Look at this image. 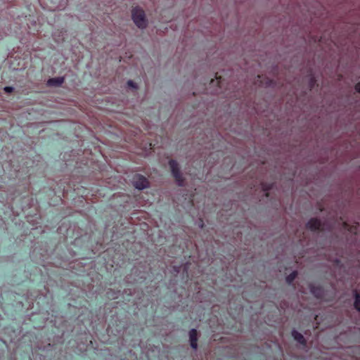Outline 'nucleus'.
<instances>
[{
	"instance_id": "obj_10",
	"label": "nucleus",
	"mask_w": 360,
	"mask_h": 360,
	"mask_svg": "<svg viewBox=\"0 0 360 360\" xmlns=\"http://www.w3.org/2000/svg\"><path fill=\"white\" fill-rule=\"evenodd\" d=\"M354 307L359 312H360V295L356 290L354 291Z\"/></svg>"
},
{
	"instance_id": "obj_14",
	"label": "nucleus",
	"mask_w": 360,
	"mask_h": 360,
	"mask_svg": "<svg viewBox=\"0 0 360 360\" xmlns=\"http://www.w3.org/2000/svg\"><path fill=\"white\" fill-rule=\"evenodd\" d=\"M127 85H128V86H129V87L136 88V84H135L132 80H129V81L127 82Z\"/></svg>"
},
{
	"instance_id": "obj_3",
	"label": "nucleus",
	"mask_w": 360,
	"mask_h": 360,
	"mask_svg": "<svg viewBox=\"0 0 360 360\" xmlns=\"http://www.w3.org/2000/svg\"><path fill=\"white\" fill-rule=\"evenodd\" d=\"M324 224L317 218H311L306 224V228L311 231H322L324 230Z\"/></svg>"
},
{
	"instance_id": "obj_12",
	"label": "nucleus",
	"mask_w": 360,
	"mask_h": 360,
	"mask_svg": "<svg viewBox=\"0 0 360 360\" xmlns=\"http://www.w3.org/2000/svg\"><path fill=\"white\" fill-rule=\"evenodd\" d=\"M261 184H262L263 191L265 192H268L272 187L271 184H264L262 182H261Z\"/></svg>"
},
{
	"instance_id": "obj_20",
	"label": "nucleus",
	"mask_w": 360,
	"mask_h": 360,
	"mask_svg": "<svg viewBox=\"0 0 360 360\" xmlns=\"http://www.w3.org/2000/svg\"><path fill=\"white\" fill-rule=\"evenodd\" d=\"M214 80L213 79H212L211 83H214Z\"/></svg>"
},
{
	"instance_id": "obj_1",
	"label": "nucleus",
	"mask_w": 360,
	"mask_h": 360,
	"mask_svg": "<svg viewBox=\"0 0 360 360\" xmlns=\"http://www.w3.org/2000/svg\"><path fill=\"white\" fill-rule=\"evenodd\" d=\"M134 22L139 28H145L147 26L145 12L142 8L135 7L131 11Z\"/></svg>"
},
{
	"instance_id": "obj_9",
	"label": "nucleus",
	"mask_w": 360,
	"mask_h": 360,
	"mask_svg": "<svg viewBox=\"0 0 360 360\" xmlns=\"http://www.w3.org/2000/svg\"><path fill=\"white\" fill-rule=\"evenodd\" d=\"M64 82L63 77L51 78L48 80V85L59 86Z\"/></svg>"
},
{
	"instance_id": "obj_11",
	"label": "nucleus",
	"mask_w": 360,
	"mask_h": 360,
	"mask_svg": "<svg viewBox=\"0 0 360 360\" xmlns=\"http://www.w3.org/2000/svg\"><path fill=\"white\" fill-rule=\"evenodd\" d=\"M297 276V272L296 271H292L290 274L285 278L286 283L290 285L296 278Z\"/></svg>"
},
{
	"instance_id": "obj_5",
	"label": "nucleus",
	"mask_w": 360,
	"mask_h": 360,
	"mask_svg": "<svg viewBox=\"0 0 360 360\" xmlns=\"http://www.w3.org/2000/svg\"><path fill=\"white\" fill-rule=\"evenodd\" d=\"M311 293L317 299L325 300V290L320 285H309Z\"/></svg>"
},
{
	"instance_id": "obj_4",
	"label": "nucleus",
	"mask_w": 360,
	"mask_h": 360,
	"mask_svg": "<svg viewBox=\"0 0 360 360\" xmlns=\"http://www.w3.org/2000/svg\"><path fill=\"white\" fill-rule=\"evenodd\" d=\"M133 184L136 188L142 190L148 186L149 182L144 176L136 174L133 178Z\"/></svg>"
},
{
	"instance_id": "obj_17",
	"label": "nucleus",
	"mask_w": 360,
	"mask_h": 360,
	"mask_svg": "<svg viewBox=\"0 0 360 360\" xmlns=\"http://www.w3.org/2000/svg\"><path fill=\"white\" fill-rule=\"evenodd\" d=\"M354 89L357 92L360 93V82L356 84Z\"/></svg>"
},
{
	"instance_id": "obj_2",
	"label": "nucleus",
	"mask_w": 360,
	"mask_h": 360,
	"mask_svg": "<svg viewBox=\"0 0 360 360\" xmlns=\"http://www.w3.org/2000/svg\"><path fill=\"white\" fill-rule=\"evenodd\" d=\"M169 165L171 169L172 175L179 186H184L185 179L180 171L179 163L174 160L169 161Z\"/></svg>"
},
{
	"instance_id": "obj_16",
	"label": "nucleus",
	"mask_w": 360,
	"mask_h": 360,
	"mask_svg": "<svg viewBox=\"0 0 360 360\" xmlns=\"http://www.w3.org/2000/svg\"><path fill=\"white\" fill-rule=\"evenodd\" d=\"M215 77H216V79H217V84L219 85V87H221V77H218V76H217V74H216Z\"/></svg>"
},
{
	"instance_id": "obj_13",
	"label": "nucleus",
	"mask_w": 360,
	"mask_h": 360,
	"mask_svg": "<svg viewBox=\"0 0 360 360\" xmlns=\"http://www.w3.org/2000/svg\"><path fill=\"white\" fill-rule=\"evenodd\" d=\"M315 83H316V79H315V78H314V77H311L310 78V82H309V86H310V89H312V88L314 87V86Z\"/></svg>"
},
{
	"instance_id": "obj_19",
	"label": "nucleus",
	"mask_w": 360,
	"mask_h": 360,
	"mask_svg": "<svg viewBox=\"0 0 360 360\" xmlns=\"http://www.w3.org/2000/svg\"><path fill=\"white\" fill-rule=\"evenodd\" d=\"M203 226H204V223H203L202 220H201V227L202 228Z\"/></svg>"
},
{
	"instance_id": "obj_18",
	"label": "nucleus",
	"mask_w": 360,
	"mask_h": 360,
	"mask_svg": "<svg viewBox=\"0 0 360 360\" xmlns=\"http://www.w3.org/2000/svg\"><path fill=\"white\" fill-rule=\"evenodd\" d=\"M354 89L357 92L360 93V82L356 84Z\"/></svg>"
},
{
	"instance_id": "obj_6",
	"label": "nucleus",
	"mask_w": 360,
	"mask_h": 360,
	"mask_svg": "<svg viewBox=\"0 0 360 360\" xmlns=\"http://www.w3.org/2000/svg\"><path fill=\"white\" fill-rule=\"evenodd\" d=\"M189 338L191 347L193 349H196L198 347V331L196 329L193 328L189 331Z\"/></svg>"
},
{
	"instance_id": "obj_8",
	"label": "nucleus",
	"mask_w": 360,
	"mask_h": 360,
	"mask_svg": "<svg viewBox=\"0 0 360 360\" xmlns=\"http://www.w3.org/2000/svg\"><path fill=\"white\" fill-rule=\"evenodd\" d=\"M342 226H343L344 229L349 231L352 233L357 234V233L359 231V230H358L359 224L358 223H354V224H353V225H349L347 222L344 221L342 224Z\"/></svg>"
},
{
	"instance_id": "obj_15",
	"label": "nucleus",
	"mask_w": 360,
	"mask_h": 360,
	"mask_svg": "<svg viewBox=\"0 0 360 360\" xmlns=\"http://www.w3.org/2000/svg\"><path fill=\"white\" fill-rule=\"evenodd\" d=\"M4 91L6 92V93H11L13 92V88L12 86H6L4 88Z\"/></svg>"
},
{
	"instance_id": "obj_7",
	"label": "nucleus",
	"mask_w": 360,
	"mask_h": 360,
	"mask_svg": "<svg viewBox=\"0 0 360 360\" xmlns=\"http://www.w3.org/2000/svg\"><path fill=\"white\" fill-rule=\"evenodd\" d=\"M291 334H292V338H294L295 340H296L300 345H302L303 346H306L307 340H305V338L302 335V334H301L300 333H299L296 330H292Z\"/></svg>"
}]
</instances>
